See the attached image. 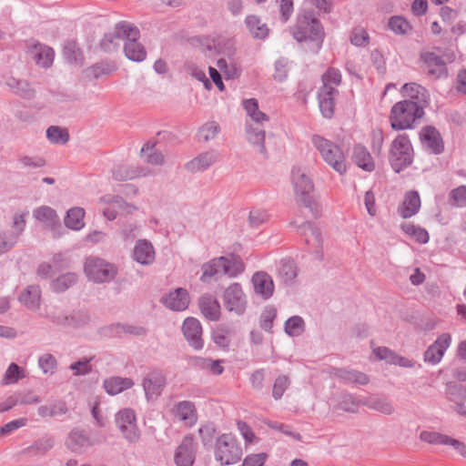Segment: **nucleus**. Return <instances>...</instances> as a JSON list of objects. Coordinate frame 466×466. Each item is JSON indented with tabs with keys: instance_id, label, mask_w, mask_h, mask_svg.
<instances>
[{
	"instance_id": "1",
	"label": "nucleus",
	"mask_w": 466,
	"mask_h": 466,
	"mask_svg": "<svg viewBox=\"0 0 466 466\" xmlns=\"http://www.w3.org/2000/svg\"><path fill=\"white\" fill-rule=\"evenodd\" d=\"M290 32L298 42L310 44V48L313 51L319 50L322 46L324 39L323 27L311 12L299 13Z\"/></svg>"
},
{
	"instance_id": "2",
	"label": "nucleus",
	"mask_w": 466,
	"mask_h": 466,
	"mask_svg": "<svg viewBox=\"0 0 466 466\" xmlns=\"http://www.w3.org/2000/svg\"><path fill=\"white\" fill-rule=\"evenodd\" d=\"M340 83L341 74L339 69L329 67L322 76L318 101L319 110L326 118H331L334 115L335 98L339 95L338 86Z\"/></svg>"
},
{
	"instance_id": "3",
	"label": "nucleus",
	"mask_w": 466,
	"mask_h": 466,
	"mask_svg": "<svg viewBox=\"0 0 466 466\" xmlns=\"http://www.w3.org/2000/svg\"><path fill=\"white\" fill-rule=\"evenodd\" d=\"M311 143L322 160L335 172L339 175L347 172L346 154L341 147L317 134L311 137Z\"/></svg>"
},
{
	"instance_id": "4",
	"label": "nucleus",
	"mask_w": 466,
	"mask_h": 466,
	"mask_svg": "<svg viewBox=\"0 0 466 466\" xmlns=\"http://www.w3.org/2000/svg\"><path fill=\"white\" fill-rule=\"evenodd\" d=\"M423 116L424 111H421L420 107L401 100L394 104L390 109V127L397 131L412 129Z\"/></svg>"
},
{
	"instance_id": "5",
	"label": "nucleus",
	"mask_w": 466,
	"mask_h": 466,
	"mask_svg": "<svg viewBox=\"0 0 466 466\" xmlns=\"http://www.w3.org/2000/svg\"><path fill=\"white\" fill-rule=\"evenodd\" d=\"M214 455L221 465H232L241 460L242 449L235 436L224 433L216 441Z\"/></svg>"
},
{
	"instance_id": "6",
	"label": "nucleus",
	"mask_w": 466,
	"mask_h": 466,
	"mask_svg": "<svg viewBox=\"0 0 466 466\" xmlns=\"http://www.w3.org/2000/svg\"><path fill=\"white\" fill-rule=\"evenodd\" d=\"M412 146L407 135H399L391 143L389 160L393 170L400 173L412 163Z\"/></svg>"
},
{
	"instance_id": "7",
	"label": "nucleus",
	"mask_w": 466,
	"mask_h": 466,
	"mask_svg": "<svg viewBox=\"0 0 466 466\" xmlns=\"http://www.w3.org/2000/svg\"><path fill=\"white\" fill-rule=\"evenodd\" d=\"M291 181L297 200L312 212H315L317 210V205L311 196L314 188L312 180L301 168L294 167L291 173Z\"/></svg>"
},
{
	"instance_id": "8",
	"label": "nucleus",
	"mask_w": 466,
	"mask_h": 466,
	"mask_svg": "<svg viewBox=\"0 0 466 466\" xmlns=\"http://www.w3.org/2000/svg\"><path fill=\"white\" fill-rule=\"evenodd\" d=\"M27 216L26 210H19L14 214L9 227L0 234V254L15 245L25 228Z\"/></svg>"
},
{
	"instance_id": "9",
	"label": "nucleus",
	"mask_w": 466,
	"mask_h": 466,
	"mask_svg": "<svg viewBox=\"0 0 466 466\" xmlns=\"http://www.w3.org/2000/svg\"><path fill=\"white\" fill-rule=\"evenodd\" d=\"M223 302L228 311L238 316H241L245 313L248 299L239 283H232L225 289L223 293Z\"/></svg>"
},
{
	"instance_id": "10",
	"label": "nucleus",
	"mask_w": 466,
	"mask_h": 466,
	"mask_svg": "<svg viewBox=\"0 0 466 466\" xmlns=\"http://www.w3.org/2000/svg\"><path fill=\"white\" fill-rule=\"evenodd\" d=\"M85 272L95 282H106L115 278L116 268L101 258H90L85 264Z\"/></svg>"
},
{
	"instance_id": "11",
	"label": "nucleus",
	"mask_w": 466,
	"mask_h": 466,
	"mask_svg": "<svg viewBox=\"0 0 466 466\" xmlns=\"http://www.w3.org/2000/svg\"><path fill=\"white\" fill-rule=\"evenodd\" d=\"M298 232L305 238L309 251L316 259L323 258V238L322 234L316 226L306 221L298 228Z\"/></svg>"
},
{
	"instance_id": "12",
	"label": "nucleus",
	"mask_w": 466,
	"mask_h": 466,
	"mask_svg": "<svg viewBox=\"0 0 466 466\" xmlns=\"http://www.w3.org/2000/svg\"><path fill=\"white\" fill-rule=\"evenodd\" d=\"M140 34L137 27L130 25L124 44V53L128 60L142 62L146 58V49L139 41Z\"/></svg>"
},
{
	"instance_id": "13",
	"label": "nucleus",
	"mask_w": 466,
	"mask_h": 466,
	"mask_svg": "<svg viewBox=\"0 0 466 466\" xmlns=\"http://www.w3.org/2000/svg\"><path fill=\"white\" fill-rule=\"evenodd\" d=\"M400 93L408 103L420 107L424 111L430 103V94L428 90L417 83H406L402 86Z\"/></svg>"
},
{
	"instance_id": "14",
	"label": "nucleus",
	"mask_w": 466,
	"mask_h": 466,
	"mask_svg": "<svg viewBox=\"0 0 466 466\" xmlns=\"http://www.w3.org/2000/svg\"><path fill=\"white\" fill-rule=\"evenodd\" d=\"M451 344V336L450 333L441 334L436 340L428 347L423 354V360L430 365L439 364L446 350Z\"/></svg>"
},
{
	"instance_id": "15",
	"label": "nucleus",
	"mask_w": 466,
	"mask_h": 466,
	"mask_svg": "<svg viewBox=\"0 0 466 466\" xmlns=\"http://www.w3.org/2000/svg\"><path fill=\"white\" fill-rule=\"evenodd\" d=\"M197 445L191 434L186 435L177 446L174 461L177 466H192L196 459Z\"/></svg>"
},
{
	"instance_id": "16",
	"label": "nucleus",
	"mask_w": 466,
	"mask_h": 466,
	"mask_svg": "<svg viewBox=\"0 0 466 466\" xmlns=\"http://www.w3.org/2000/svg\"><path fill=\"white\" fill-rule=\"evenodd\" d=\"M171 414L175 420L182 422L187 427H193L198 421V411L194 402L181 400L175 403L171 409Z\"/></svg>"
},
{
	"instance_id": "17",
	"label": "nucleus",
	"mask_w": 466,
	"mask_h": 466,
	"mask_svg": "<svg viewBox=\"0 0 466 466\" xmlns=\"http://www.w3.org/2000/svg\"><path fill=\"white\" fill-rule=\"evenodd\" d=\"M421 144L431 154L439 155L444 150V145L440 132L432 126L421 128L420 132Z\"/></svg>"
},
{
	"instance_id": "18",
	"label": "nucleus",
	"mask_w": 466,
	"mask_h": 466,
	"mask_svg": "<svg viewBox=\"0 0 466 466\" xmlns=\"http://www.w3.org/2000/svg\"><path fill=\"white\" fill-rule=\"evenodd\" d=\"M182 331L187 341L193 349L199 350L203 348L202 326L198 319L187 318L183 322Z\"/></svg>"
},
{
	"instance_id": "19",
	"label": "nucleus",
	"mask_w": 466,
	"mask_h": 466,
	"mask_svg": "<svg viewBox=\"0 0 466 466\" xmlns=\"http://www.w3.org/2000/svg\"><path fill=\"white\" fill-rule=\"evenodd\" d=\"M129 24L122 23L116 25L112 30L107 32L101 41V46L105 51L116 50L121 43L125 44L127 35L128 34Z\"/></svg>"
},
{
	"instance_id": "20",
	"label": "nucleus",
	"mask_w": 466,
	"mask_h": 466,
	"mask_svg": "<svg viewBox=\"0 0 466 466\" xmlns=\"http://www.w3.org/2000/svg\"><path fill=\"white\" fill-rule=\"evenodd\" d=\"M160 301L173 311H183L187 309L190 299L187 289L177 288L164 295Z\"/></svg>"
},
{
	"instance_id": "21",
	"label": "nucleus",
	"mask_w": 466,
	"mask_h": 466,
	"mask_svg": "<svg viewBox=\"0 0 466 466\" xmlns=\"http://www.w3.org/2000/svg\"><path fill=\"white\" fill-rule=\"evenodd\" d=\"M116 423L123 434L131 441L137 440L136 416L132 410L124 409L116 415Z\"/></svg>"
},
{
	"instance_id": "22",
	"label": "nucleus",
	"mask_w": 466,
	"mask_h": 466,
	"mask_svg": "<svg viewBox=\"0 0 466 466\" xmlns=\"http://www.w3.org/2000/svg\"><path fill=\"white\" fill-rule=\"evenodd\" d=\"M329 374L345 384L367 385L370 382L367 374L353 369L330 368Z\"/></svg>"
},
{
	"instance_id": "23",
	"label": "nucleus",
	"mask_w": 466,
	"mask_h": 466,
	"mask_svg": "<svg viewBox=\"0 0 466 466\" xmlns=\"http://www.w3.org/2000/svg\"><path fill=\"white\" fill-rule=\"evenodd\" d=\"M427 73L435 78L447 76V67L442 58L433 52H425L420 55Z\"/></svg>"
},
{
	"instance_id": "24",
	"label": "nucleus",
	"mask_w": 466,
	"mask_h": 466,
	"mask_svg": "<svg viewBox=\"0 0 466 466\" xmlns=\"http://www.w3.org/2000/svg\"><path fill=\"white\" fill-rule=\"evenodd\" d=\"M361 405L388 416L394 414L396 410L390 399L376 394L362 399Z\"/></svg>"
},
{
	"instance_id": "25",
	"label": "nucleus",
	"mask_w": 466,
	"mask_h": 466,
	"mask_svg": "<svg viewBox=\"0 0 466 466\" xmlns=\"http://www.w3.org/2000/svg\"><path fill=\"white\" fill-rule=\"evenodd\" d=\"M254 291L262 299H269L274 292V283L272 278L264 271L256 272L251 279Z\"/></svg>"
},
{
	"instance_id": "26",
	"label": "nucleus",
	"mask_w": 466,
	"mask_h": 466,
	"mask_svg": "<svg viewBox=\"0 0 466 466\" xmlns=\"http://www.w3.org/2000/svg\"><path fill=\"white\" fill-rule=\"evenodd\" d=\"M166 377L162 370H152L147 373V401L157 400L166 387Z\"/></svg>"
},
{
	"instance_id": "27",
	"label": "nucleus",
	"mask_w": 466,
	"mask_h": 466,
	"mask_svg": "<svg viewBox=\"0 0 466 466\" xmlns=\"http://www.w3.org/2000/svg\"><path fill=\"white\" fill-rule=\"evenodd\" d=\"M245 130L247 139L259 153L265 154V125L256 126L252 123L246 122Z\"/></svg>"
},
{
	"instance_id": "28",
	"label": "nucleus",
	"mask_w": 466,
	"mask_h": 466,
	"mask_svg": "<svg viewBox=\"0 0 466 466\" xmlns=\"http://www.w3.org/2000/svg\"><path fill=\"white\" fill-rule=\"evenodd\" d=\"M217 160L218 154L215 151H206L188 161L185 167L189 172H201L210 167Z\"/></svg>"
},
{
	"instance_id": "29",
	"label": "nucleus",
	"mask_w": 466,
	"mask_h": 466,
	"mask_svg": "<svg viewBox=\"0 0 466 466\" xmlns=\"http://www.w3.org/2000/svg\"><path fill=\"white\" fill-rule=\"evenodd\" d=\"M102 201L105 203L103 208V214L108 220H113L118 214L131 212L133 208L131 206L126 204L120 198H103Z\"/></svg>"
},
{
	"instance_id": "30",
	"label": "nucleus",
	"mask_w": 466,
	"mask_h": 466,
	"mask_svg": "<svg viewBox=\"0 0 466 466\" xmlns=\"http://www.w3.org/2000/svg\"><path fill=\"white\" fill-rule=\"evenodd\" d=\"M29 56L36 63V65L42 67H48L54 61V51L51 47L37 44L30 47Z\"/></svg>"
},
{
	"instance_id": "31",
	"label": "nucleus",
	"mask_w": 466,
	"mask_h": 466,
	"mask_svg": "<svg viewBox=\"0 0 466 466\" xmlns=\"http://www.w3.org/2000/svg\"><path fill=\"white\" fill-rule=\"evenodd\" d=\"M242 106L248 116L249 117V120H247L246 122L252 123L256 126L265 125L268 122V116L259 110L257 99H244L242 101Z\"/></svg>"
},
{
	"instance_id": "32",
	"label": "nucleus",
	"mask_w": 466,
	"mask_h": 466,
	"mask_svg": "<svg viewBox=\"0 0 466 466\" xmlns=\"http://www.w3.org/2000/svg\"><path fill=\"white\" fill-rule=\"evenodd\" d=\"M199 309L203 316L211 321H216L220 317V305L213 296L205 294L199 299Z\"/></svg>"
},
{
	"instance_id": "33",
	"label": "nucleus",
	"mask_w": 466,
	"mask_h": 466,
	"mask_svg": "<svg viewBox=\"0 0 466 466\" xmlns=\"http://www.w3.org/2000/svg\"><path fill=\"white\" fill-rule=\"evenodd\" d=\"M420 208V198L417 191H409L405 194L402 205L399 208V214L403 218L416 215Z\"/></svg>"
},
{
	"instance_id": "34",
	"label": "nucleus",
	"mask_w": 466,
	"mask_h": 466,
	"mask_svg": "<svg viewBox=\"0 0 466 466\" xmlns=\"http://www.w3.org/2000/svg\"><path fill=\"white\" fill-rule=\"evenodd\" d=\"M353 162L361 169L371 172L375 168V163L369 150L361 145H356L352 152Z\"/></svg>"
},
{
	"instance_id": "35",
	"label": "nucleus",
	"mask_w": 466,
	"mask_h": 466,
	"mask_svg": "<svg viewBox=\"0 0 466 466\" xmlns=\"http://www.w3.org/2000/svg\"><path fill=\"white\" fill-rule=\"evenodd\" d=\"M223 270L222 274L229 278H236L245 270V264L240 257L236 255L221 256Z\"/></svg>"
},
{
	"instance_id": "36",
	"label": "nucleus",
	"mask_w": 466,
	"mask_h": 466,
	"mask_svg": "<svg viewBox=\"0 0 466 466\" xmlns=\"http://www.w3.org/2000/svg\"><path fill=\"white\" fill-rule=\"evenodd\" d=\"M221 262L222 258L218 257L204 263L201 267L202 274L200 276V280L203 283H209L212 279L218 275H223V265Z\"/></svg>"
},
{
	"instance_id": "37",
	"label": "nucleus",
	"mask_w": 466,
	"mask_h": 466,
	"mask_svg": "<svg viewBox=\"0 0 466 466\" xmlns=\"http://www.w3.org/2000/svg\"><path fill=\"white\" fill-rule=\"evenodd\" d=\"M133 381L127 378L111 377L104 381V388L110 395H116L123 390L130 389Z\"/></svg>"
},
{
	"instance_id": "38",
	"label": "nucleus",
	"mask_w": 466,
	"mask_h": 466,
	"mask_svg": "<svg viewBox=\"0 0 466 466\" xmlns=\"http://www.w3.org/2000/svg\"><path fill=\"white\" fill-rule=\"evenodd\" d=\"M245 24L250 34L258 39H264L268 35V28L266 24L254 15H248L245 19Z\"/></svg>"
},
{
	"instance_id": "39",
	"label": "nucleus",
	"mask_w": 466,
	"mask_h": 466,
	"mask_svg": "<svg viewBox=\"0 0 466 466\" xmlns=\"http://www.w3.org/2000/svg\"><path fill=\"white\" fill-rule=\"evenodd\" d=\"M34 217L36 220L47 227L59 225V218L56 211L50 207L43 206L34 211Z\"/></svg>"
},
{
	"instance_id": "40",
	"label": "nucleus",
	"mask_w": 466,
	"mask_h": 466,
	"mask_svg": "<svg viewBox=\"0 0 466 466\" xmlns=\"http://www.w3.org/2000/svg\"><path fill=\"white\" fill-rule=\"evenodd\" d=\"M233 335V329L228 326L220 325L212 331V340L222 349H228Z\"/></svg>"
},
{
	"instance_id": "41",
	"label": "nucleus",
	"mask_w": 466,
	"mask_h": 466,
	"mask_svg": "<svg viewBox=\"0 0 466 466\" xmlns=\"http://www.w3.org/2000/svg\"><path fill=\"white\" fill-rule=\"evenodd\" d=\"M85 210L82 208H73L67 211L65 224L67 228L79 230L85 226Z\"/></svg>"
},
{
	"instance_id": "42",
	"label": "nucleus",
	"mask_w": 466,
	"mask_h": 466,
	"mask_svg": "<svg viewBox=\"0 0 466 466\" xmlns=\"http://www.w3.org/2000/svg\"><path fill=\"white\" fill-rule=\"evenodd\" d=\"M304 319L298 315L289 318L284 323V331L289 337H299L305 331Z\"/></svg>"
},
{
	"instance_id": "43",
	"label": "nucleus",
	"mask_w": 466,
	"mask_h": 466,
	"mask_svg": "<svg viewBox=\"0 0 466 466\" xmlns=\"http://www.w3.org/2000/svg\"><path fill=\"white\" fill-rule=\"evenodd\" d=\"M19 300L28 309H35L39 306L40 290L38 287L30 286L20 295Z\"/></svg>"
},
{
	"instance_id": "44",
	"label": "nucleus",
	"mask_w": 466,
	"mask_h": 466,
	"mask_svg": "<svg viewBox=\"0 0 466 466\" xmlns=\"http://www.w3.org/2000/svg\"><path fill=\"white\" fill-rule=\"evenodd\" d=\"M446 398L454 404L461 401H466V389L460 384L454 382L447 383Z\"/></svg>"
},
{
	"instance_id": "45",
	"label": "nucleus",
	"mask_w": 466,
	"mask_h": 466,
	"mask_svg": "<svg viewBox=\"0 0 466 466\" xmlns=\"http://www.w3.org/2000/svg\"><path fill=\"white\" fill-rule=\"evenodd\" d=\"M278 275L284 282L292 281L297 276V268L295 263L289 259H283L280 261Z\"/></svg>"
},
{
	"instance_id": "46",
	"label": "nucleus",
	"mask_w": 466,
	"mask_h": 466,
	"mask_svg": "<svg viewBox=\"0 0 466 466\" xmlns=\"http://www.w3.org/2000/svg\"><path fill=\"white\" fill-rule=\"evenodd\" d=\"M362 400L357 399L353 394L342 393L339 400V408L344 411L355 413L361 405Z\"/></svg>"
},
{
	"instance_id": "47",
	"label": "nucleus",
	"mask_w": 466,
	"mask_h": 466,
	"mask_svg": "<svg viewBox=\"0 0 466 466\" xmlns=\"http://www.w3.org/2000/svg\"><path fill=\"white\" fill-rule=\"evenodd\" d=\"M403 232L410 237H413L418 242L425 244L429 241V234L426 229L415 226L412 223H404L401 225Z\"/></svg>"
},
{
	"instance_id": "48",
	"label": "nucleus",
	"mask_w": 466,
	"mask_h": 466,
	"mask_svg": "<svg viewBox=\"0 0 466 466\" xmlns=\"http://www.w3.org/2000/svg\"><path fill=\"white\" fill-rule=\"evenodd\" d=\"M219 131V125L216 121H209L198 129V136L200 141L208 142L214 139Z\"/></svg>"
},
{
	"instance_id": "49",
	"label": "nucleus",
	"mask_w": 466,
	"mask_h": 466,
	"mask_svg": "<svg viewBox=\"0 0 466 466\" xmlns=\"http://www.w3.org/2000/svg\"><path fill=\"white\" fill-rule=\"evenodd\" d=\"M389 28L397 35H406L411 30L410 24L402 16H392L388 23Z\"/></svg>"
},
{
	"instance_id": "50",
	"label": "nucleus",
	"mask_w": 466,
	"mask_h": 466,
	"mask_svg": "<svg viewBox=\"0 0 466 466\" xmlns=\"http://www.w3.org/2000/svg\"><path fill=\"white\" fill-rule=\"evenodd\" d=\"M420 441L430 444L447 445L450 436L436 431H423L420 434Z\"/></svg>"
},
{
	"instance_id": "51",
	"label": "nucleus",
	"mask_w": 466,
	"mask_h": 466,
	"mask_svg": "<svg viewBox=\"0 0 466 466\" xmlns=\"http://www.w3.org/2000/svg\"><path fill=\"white\" fill-rule=\"evenodd\" d=\"M38 411L43 417H52L65 414L67 411V408L65 402L57 401L51 405L40 407Z\"/></svg>"
},
{
	"instance_id": "52",
	"label": "nucleus",
	"mask_w": 466,
	"mask_h": 466,
	"mask_svg": "<svg viewBox=\"0 0 466 466\" xmlns=\"http://www.w3.org/2000/svg\"><path fill=\"white\" fill-rule=\"evenodd\" d=\"M25 377V370L21 369L15 363H11L5 372L3 382L4 384H14L18 381V380L23 379Z\"/></svg>"
},
{
	"instance_id": "53",
	"label": "nucleus",
	"mask_w": 466,
	"mask_h": 466,
	"mask_svg": "<svg viewBox=\"0 0 466 466\" xmlns=\"http://www.w3.org/2000/svg\"><path fill=\"white\" fill-rule=\"evenodd\" d=\"M46 136L49 141L55 144H65L69 139L67 130L59 127H50L46 130Z\"/></svg>"
},
{
	"instance_id": "54",
	"label": "nucleus",
	"mask_w": 466,
	"mask_h": 466,
	"mask_svg": "<svg viewBox=\"0 0 466 466\" xmlns=\"http://www.w3.org/2000/svg\"><path fill=\"white\" fill-rule=\"evenodd\" d=\"M165 162V156L159 147L147 141V164L162 166Z\"/></svg>"
},
{
	"instance_id": "55",
	"label": "nucleus",
	"mask_w": 466,
	"mask_h": 466,
	"mask_svg": "<svg viewBox=\"0 0 466 466\" xmlns=\"http://www.w3.org/2000/svg\"><path fill=\"white\" fill-rule=\"evenodd\" d=\"M276 317L277 309L274 307H267L260 316V327L264 330L271 332Z\"/></svg>"
},
{
	"instance_id": "56",
	"label": "nucleus",
	"mask_w": 466,
	"mask_h": 466,
	"mask_svg": "<svg viewBox=\"0 0 466 466\" xmlns=\"http://www.w3.org/2000/svg\"><path fill=\"white\" fill-rule=\"evenodd\" d=\"M289 384L290 380L286 375L279 376L273 384L272 397L276 400H280Z\"/></svg>"
},
{
	"instance_id": "57",
	"label": "nucleus",
	"mask_w": 466,
	"mask_h": 466,
	"mask_svg": "<svg viewBox=\"0 0 466 466\" xmlns=\"http://www.w3.org/2000/svg\"><path fill=\"white\" fill-rule=\"evenodd\" d=\"M76 275L74 273H67L57 278L53 284L54 289L56 291H64L71 285L76 283Z\"/></svg>"
},
{
	"instance_id": "58",
	"label": "nucleus",
	"mask_w": 466,
	"mask_h": 466,
	"mask_svg": "<svg viewBox=\"0 0 466 466\" xmlns=\"http://www.w3.org/2000/svg\"><path fill=\"white\" fill-rule=\"evenodd\" d=\"M450 198L452 204L459 208L466 207V186H460L452 189L450 193Z\"/></svg>"
},
{
	"instance_id": "59",
	"label": "nucleus",
	"mask_w": 466,
	"mask_h": 466,
	"mask_svg": "<svg viewBox=\"0 0 466 466\" xmlns=\"http://www.w3.org/2000/svg\"><path fill=\"white\" fill-rule=\"evenodd\" d=\"M288 66L289 61L286 58H279L275 62L274 79L279 82H283L288 77Z\"/></svg>"
},
{
	"instance_id": "60",
	"label": "nucleus",
	"mask_w": 466,
	"mask_h": 466,
	"mask_svg": "<svg viewBox=\"0 0 466 466\" xmlns=\"http://www.w3.org/2000/svg\"><path fill=\"white\" fill-rule=\"evenodd\" d=\"M268 219V214L264 209L253 208L249 212L248 220L252 227H259Z\"/></svg>"
},
{
	"instance_id": "61",
	"label": "nucleus",
	"mask_w": 466,
	"mask_h": 466,
	"mask_svg": "<svg viewBox=\"0 0 466 466\" xmlns=\"http://www.w3.org/2000/svg\"><path fill=\"white\" fill-rule=\"evenodd\" d=\"M350 42L356 46H365L369 43V35L363 28H355L352 31Z\"/></svg>"
},
{
	"instance_id": "62",
	"label": "nucleus",
	"mask_w": 466,
	"mask_h": 466,
	"mask_svg": "<svg viewBox=\"0 0 466 466\" xmlns=\"http://www.w3.org/2000/svg\"><path fill=\"white\" fill-rule=\"evenodd\" d=\"M268 457L265 452L249 454L244 459L242 466H264Z\"/></svg>"
},
{
	"instance_id": "63",
	"label": "nucleus",
	"mask_w": 466,
	"mask_h": 466,
	"mask_svg": "<svg viewBox=\"0 0 466 466\" xmlns=\"http://www.w3.org/2000/svg\"><path fill=\"white\" fill-rule=\"evenodd\" d=\"M39 366L44 373H53L56 367V359L50 354H45L39 359Z\"/></svg>"
},
{
	"instance_id": "64",
	"label": "nucleus",
	"mask_w": 466,
	"mask_h": 466,
	"mask_svg": "<svg viewBox=\"0 0 466 466\" xmlns=\"http://www.w3.org/2000/svg\"><path fill=\"white\" fill-rule=\"evenodd\" d=\"M198 432L205 446L211 444L215 434V428L212 424L200 427Z\"/></svg>"
}]
</instances>
